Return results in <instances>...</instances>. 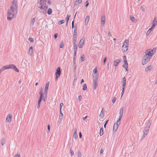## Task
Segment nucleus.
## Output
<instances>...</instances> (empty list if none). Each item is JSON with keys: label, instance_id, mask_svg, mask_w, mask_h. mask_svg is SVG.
I'll return each mask as SVG.
<instances>
[{"label": "nucleus", "instance_id": "aec40b11", "mask_svg": "<svg viewBox=\"0 0 157 157\" xmlns=\"http://www.w3.org/2000/svg\"><path fill=\"white\" fill-rule=\"evenodd\" d=\"M77 35L76 34H74L73 35V44H76V40H77Z\"/></svg>", "mask_w": 157, "mask_h": 157}, {"label": "nucleus", "instance_id": "bb28decb", "mask_svg": "<svg viewBox=\"0 0 157 157\" xmlns=\"http://www.w3.org/2000/svg\"><path fill=\"white\" fill-rule=\"evenodd\" d=\"M130 18L131 20L132 21L134 22H136V21L135 18L132 15H131L130 16Z\"/></svg>", "mask_w": 157, "mask_h": 157}, {"label": "nucleus", "instance_id": "774afa93", "mask_svg": "<svg viewBox=\"0 0 157 157\" xmlns=\"http://www.w3.org/2000/svg\"><path fill=\"white\" fill-rule=\"evenodd\" d=\"M20 155L19 154H17L14 155V157H20Z\"/></svg>", "mask_w": 157, "mask_h": 157}, {"label": "nucleus", "instance_id": "49530a36", "mask_svg": "<svg viewBox=\"0 0 157 157\" xmlns=\"http://www.w3.org/2000/svg\"><path fill=\"white\" fill-rule=\"evenodd\" d=\"M29 54L30 55H31L33 52V49L29 50Z\"/></svg>", "mask_w": 157, "mask_h": 157}, {"label": "nucleus", "instance_id": "393cba45", "mask_svg": "<svg viewBox=\"0 0 157 157\" xmlns=\"http://www.w3.org/2000/svg\"><path fill=\"white\" fill-rule=\"evenodd\" d=\"M82 0H76L74 3V5H77L80 4L82 2Z\"/></svg>", "mask_w": 157, "mask_h": 157}, {"label": "nucleus", "instance_id": "39448f33", "mask_svg": "<svg viewBox=\"0 0 157 157\" xmlns=\"http://www.w3.org/2000/svg\"><path fill=\"white\" fill-rule=\"evenodd\" d=\"M151 58L144 55L142 61V64L143 65L146 64L150 60Z\"/></svg>", "mask_w": 157, "mask_h": 157}, {"label": "nucleus", "instance_id": "e2e57ef3", "mask_svg": "<svg viewBox=\"0 0 157 157\" xmlns=\"http://www.w3.org/2000/svg\"><path fill=\"white\" fill-rule=\"evenodd\" d=\"M85 3L86 4L85 5V6L87 7L88 6L89 4V2H88V1H86V2Z\"/></svg>", "mask_w": 157, "mask_h": 157}, {"label": "nucleus", "instance_id": "69168bd1", "mask_svg": "<svg viewBox=\"0 0 157 157\" xmlns=\"http://www.w3.org/2000/svg\"><path fill=\"white\" fill-rule=\"evenodd\" d=\"M71 25H72V28H74V21H73L72 22Z\"/></svg>", "mask_w": 157, "mask_h": 157}, {"label": "nucleus", "instance_id": "052dcab7", "mask_svg": "<svg viewBox=\"0 0 157 157\" xmlns=\"http://www.w3.org/2000/svg\"><path fill=\"white\" fill-rule=\"evenodd\" d=\"M48 90H44V94H45V97H47V93H48Z\"/></svg>", "mask_w": 157, "mask_h": 157}, {"label": "nucleus", "instance_id": "7ed1b4c3", "mask_svg": "<svg viewBox=\"0 0 157 157\" xmlns=\"http://www.w3.org/2000/svg\"><path fill=\"white\" fill-rule=\"evenodd\" d=\"M47 1L46 0H43L40 2V6L38 7L42 10H44L43 12L44 13H46V9L48 8V6L46 4Z\"/></svg>", "mask_w": 157, "mask_h": 157}, {"label": "nucleus", "instance_id": "e433bc0d", "mask_svg": "<svg viewBox=\"0 0 157 157\" xmlns=\"http://www.w3.org/2000/svg\"><path fill=\"white\" fill-rule=\"evenodd\" d=\"M35 21V18H33L31 20V24L33 25Z\"/></svg>", "mask_w": 157, "mask_h": 157}, {"label": "nucleus", "instance_id": "3c124183", "mask_svg": "<svg viewBox=\"0 0 157 157\" xmlns=\"http://www.w3.org/2000/svg\"><path fill=\"white\" fill-rule=\"evenodd\" d=\"M63 104L62 103H61L59 105V107L60 109H61L62 107L63 106Z\"/></svg>", "mask_w": 157, "mask_h": 157}, {"label": "nucleus", "instance_id": "bf43d9fd", "mask_svg": "<svg viewBox=\"0 0 157 157\" xmlns=\"http://www.w3.org/2000/svg\"><path fill=\"white\" fill-rule=\"evenodd\" d=\"M116 98L115 97H114L113 98V99L112 100V102L114 103V102H115V101H116Z\"/></svg>", "mask_w": 157, "mask_h": 157}, {"label": "nucleus", "instance_id": "f3484780", "mask_svg": "<svg viewBox=\"0 0 157 157\" xmlns=\"http://www.w3.org/2000/svg\"><path fill=\"white\" fill-rule=\"evenodd\" d=\"M105 16L104 15L101 17V25L102 26L104 25L105 24Z\"/></svg>", "mask_w": 157, "mask_h": 157}, {"label": "nucleus", "instance_id": "2f4dec72", "mask_svg": "<svg viewBox=\"0 0 157 157\" xmlns=\"http://www.w3.org/2000/svg\"><path fill=\"white\" fill-rule=\"evenodd\" d=\"M63 113L60 114V115H59V120L61 121L63 119Z\"/></svg>", "mask_w": 157, "mask_h": 157}, {"label": "nucleus", "instance_id": "7c9ffc66", "mask_svg": "<svg viewBox=\"0 0 157 157\" xmlns=\"http://www.w3.org/2000/svg\"><path fill=\"white\" fill-rule=\"evenodd\" d=\"M71 15H70L67 14V17L66 18V20L67 21L66 25H67L68 24V22L69 20V17H70Z\"/></svg>", "mask_w": 157, "mask_h": 157}, {"label": "nucleus", "instance_id": "0e129e2a", "mask_svg": "<svg viewBox=\"0 0 157 157\" xmlns=\"http://www.w3.org/2000/svg\"><path fill=\"white\" fill-rule=\"evenodd\" d=\"M40 98H41V99H42L43 97V96H44V95H43V93L42 94H40Z\"/></svg>", "mask_w": 157, "mask_h": 157}, {"label": "nucleus", "instance_id": "58836bf2", "mask_svg": "<svg viewBox=\"0 0 157 157\" xmlns=\"http://www.w3.org/2000/svg\"><path fill=\"white\" fill-rule=\"evenodd\" d=\"M87 89V86L86 84H84L83 86L82 89L83 90H86Z\"/></svg>", "mask_w": 157, "mask_h": 157}, {"label": "nucleus", "instance_id": "6e6d98bb", "mask_svg": "<svg viewBox=\"0 0 157 157\" xmlns=\"http://www.w3.org/2000/svg\"><path fill=\"white\" fill-rule=\"evenodd\" d=\"M75 30L74 31V34H76L77 32V28L76 27H75Z\"/></svg>", "mask_w": 157, "mask_h": 157}, {"label": "nucleus", "instance_id": "5701e85b", "mask_svg": "<svg viewBox=\"0 0 157 157\" xmlns=\"http://www.w3.org/2000/svg\"><path fill=\"white\" fill-rule=\"evenodd\" d=\"M152 25H155V26L157 24V17H155L152 22Z\"/></svg>", "mask_w": 157, "mask_h": 157}, {"label": "nucleus", "instance_id": "9b49d317", "mask_svg": "<svg viewBox=\"0 0 157 157\" xmlns=\"http://www.w3.org/2000/svg\"><path fill=\"white\" fill-rule=\"evenodd\" d=\"M118 122H117L115 123L113 126V132H115L117 129L118 127Z\"/></svg>", "mask_w": 157, "mask_h": 157}, {"label": "nucleus", "instance_id": "cd10ccee", "mask_svg": "<svg viewBox=\"0 0 157 157\" xmlns=\"http://www.w3.org/2000/svg\"><path fill=\"white\" fill-rule=\"evenodd\" d=\"M6 142L5 139L4 138H2L1 140V143L2 145H4Z\"/></svg>", "mask_w": 157, "mask_h": 157}, {"label": "nucleus", "instance_id": "13d9d810", "mask_svg": "<svg viewBox=\"0 0 157 157\" xmlns=\"http://www.w3.org/2000/svg\"><path fill=\"white\" fill-rule=\"evenodd\" d=\"M42 93H43V91H42V88L41 89H40L39 94H42Z\"/></svg>", "mask_w": 157, "mask_h": 157}, {"label": "nucleus", "instance_id": "338daca9", "mask_svg": "<svg viewBox=\"0 0 157 157\" xmlns=\"http://www.w3.org/2000/svg\"><path fill=\"white\" fill-rule=\"evenodd\" d=\"M79 137L80 138L82 137V134L81 132L79 133Z\"/></svg>", "mask_w": 157, "mask_h": 157}, {"label": "nucleus", "instance_id": "473e14b6", "mask_svg": "<svg viewBox=\"0 0 157 157\" xmlns=\"http://www.w3.org/2000/svg\"><path fill=\"white\" fill-rule=\"evenodd\" d=\"M52 10L51 9L49 8L48 9V11H47L48 14L49 15H50L52 13Z\"/></svg>", "mask_w": 157, "mask_h": 157}, {"label": "nucleus", "instance_id": "5fc2aeb1", "mask_svg": "<svg viewBox=\"0 0 157 157\" xmlns=\"http://www.w3.org/2000/svg\"><path fill=\"white\" fill-rule=\"evenodd\" d=\"M47 128H48V131H47V132H50V126L49 125H48Z\"/></svg>", "mask_w": 157, "mask_h": 157}, {"label": "nucleus", "instance_id": "2eb2a0df", "mask_svg": "<svg viewBox=\"0 0 157 157\" xmlns=\"http://www.w3.org/2000/svg\"><path fill=\"white\" fill-rule=\"evenodd\" d=\"M155 25H152L151 28H150L147 31V33H146V35L147 36H148L149 35V34L151 32L152 30V29H153L154 28H155Z\"/></svg>", "mask_w": 157, "mask_h": 157}, {"label": "nucleus", "instance_id": "412c9836", "mask_svg": "<svg viewBox=\"0 0 157 157\" xmlns=\"http://www.w3.org/2000/svg\"><path fill=\"white\" fill-rule=\"evenodd\" d=\"M98 81H93V89L95 90L96 89L97 86H98Z\"/></svg>", "mask_w": 157, "mask_h": 157}, {"label": "nucleus", "instance_id": "c85d7f7f", "mask_svg": "<svg viewBox=\"0 0 157 157\" xmlns=\"http://www.w3.org/2000/svg\"><path fill=\"white\" fill-rule=\"evenodd\" d=\"M103 128H101L100 129L99 135L100 136H101L103 134Z\"/></svg>", "mask_w": 157, "mask_h": 157}, {"label": "nucleus", "instance_id": "a19ab883", "mask_svg": "<svg viewBox=\"0 0 157 157\" xmlns=\"http://www.w3.org/2000/svg\"><path fill=\"white\" fill-rule=\"evenodd\" d=\"M78 157H81L82 155L80 151H78Z\"/></svg>", "mask_w": 157, "mask_h": 157}, {"label": "nucleus", "instance_id": "9d476101", "mask_svg": "<svg viewBox=\"0 0 157 157\" xmlns=\"http://www.w3.org/2000/svg\"><path fill=\"white\" fill-rule=\"evenodd\" d=\"M123 59H124V63L123 65V67L124 68H128V63L126 60V56H124Z\"/></svg>", "mask_w": 157, "mask_h": 157}, {"label": "nucleus", "instance_id": "6ab92c4d", "mask_svg": "<svg viewBox=\"0 0 157 157\" xmlns=\"http://www.w3.org/2000/svg\"><path fill=\"white\" fill-rule=\"evenodd\" d=\"M12 116L10 114L8 115L6 118V121L8 122H10L11 121Z\"/></svg>", "mask_w": 157, "mask_h": 157}, {"label": "nucleus", "instance_id": "72a5a7b5", "mask_svg": "<svg viewBox=\"0 0 157 157\" xmlns=\"http://www.w3.org/2000/svg\"><path fill=\"white\" fill-rule=\"evenodd\" d=\"M93 74H97V67H96L95 69H94L93 71Z\"/></svg>", "mask_w": 157, "mask_h": 157}, {"label": "nucleus", "instance_id": "ddd939ff", "mask_svg": "<svg viewBox=\"0 0 157 157\" xmlns=\"http://www.w3.org/2000/svg\"><path fill=\"white\" fill-rule=\"evenodd\" d=\"M73 136L75 140L77 139L78 138V136L77 135V130L76 128L74 129V133Z\"/></svg>", "mask_w": 157, "mask_h": 157}, {"label": "nucleus", "instance_id": "864d4df0", "mask_svg": "<svg viewBox=\"0 0 157 157\" xmlns=\"http://www.w3.org/2000/svg\"><path fill=\"white\" fill-rule=\"evenodd\" d=\"M82 97L81 95H79L78 97V99L79 101H80L82 100Z\"/></svg>", "mask_w": 157, "mask_h": 157}, {"label": "nucleus", "instance_id": "c756f323", "mask_svg": "<svg viewBox=\"0 0 157 157\" xmlns=\"http://www.w3.org/2000/svg\"><path fill=\"white\" fill-rule=\"evenodd\" d=\"M104 112L103 111V109H102L100 114V117L101 116V118H102L104 116Z\"/></svg>", "mask_w": 157, "mask_h": 157}, {"label": "nucleus", "instance_id": "c9c22d12", "mask_svg": "<svg viewBox=\"0 0 157 157\" xmlns=\"http://www.w3.org/2000/svg\"><path fill=\"white\" fill-rule=\"evenodd\" d=\"M152 68V66L151 65H150L147 67L146 70L147 71H148L150 70Z\"/></svg>", "mask_w": 157, "mask_h": 157}, {"label": "nucleus", "instance_id": "680f3d73", "mask_svg": "<svg viewBox=\"0 0 157 157\" xmlns=\"http://www.w3.org/2000/svg\"><path fill=\"white\" fill-rule=\"evenodd\" d=\"M156 48H154L153 49H151V51H152V52H154H154H155L156 51Z\"/></svg>", "mask_w": 157, "mask_h": 157}, {"label": "nucleus", "instance_id": "dca6fc26", "mask_svg": "<svg viewBox=\"0 0 157 157\" xmlns=\"http://www.w3.org/2000/svg\"><path fill=\"white\" fill-rule=\"evenodd\" d=\"M98 74H93V81H98Z\"/></svg>", "mask_w": 157, "mask_h": 157}, {"label": "nucleus", "instance_id": "6e6552de", "mask_svg": "<svg viewBox=\"0 0 157 157\" xmlns=\"http://www.w3.org/2000/svg\"><path fill=\"white\" fill-rule=\"evenodd\" d=\"M123 107H122L121 108L120 110V113L119 114L120 115L118 118V120L117 121V122H120V120L122 117L123 114Z\"/></svg>", "mask_w": 157, "mask_h": 157}, {"label": "nucleus", "instance_id": "4468645a", "mask_svg": "<svg viewBox=\"0 0 157 157\" xmlns=\"http://www.w3.org/2000/svg\"><path fill=\"white\" fill-rule=\"evenodd\" d=\"M121 59H117L114 61V65L115 66H117L119 63L121 62Z\"/></svg>", "mask_w": 157, "mask_h": 157}, {"label": "nucleus", "instance_id": "0eeeda50", "mask_svg": "<svg viewBox=\"0 0 157 157\" xmlns=\"http://www.w3.org/2000/svg\"><path fill=\"white\" fill-rule=\"evenodd\" d=\"M152 123V120H150L147 122L146 126L144 128V130H146L149 131V129L150 128V126Z\"/></svg>", "mask_w": 157, "mask_h": 157}, {"label": "nucleus", "instance_id": "1a4fd4ad", "mask_svg": "<svg viewBox=\"0 0 157 157\" xmlns=\"http://www.w3.org/2000/svg\"><path fill=\"white\" fill-rule=\"evenodd\" d=\"M85 40V38L83 37L80 40L79 43L78 47L80 48H82L84 44V42Z\"/></svg>", "mask_w": 157, "mask_h": 157}, {"label": "nucleus", "instance_id": "a878e982", "mask_svg": "<svg viewBox=\"0 0 157 157\" xmlns=\"http://www.w3.org/2000/svg\"><path fill=\"white\" fill-rule=\"evenodd\" d=\"M49 84H50V82H48L46 83V84L45 85L44 90H48Z\"/></svg>", "mask_w": 157, "mask_h": 157}, {"label": "nucleus", "instance_id": "09e8293b", "mask_svg": "<svg viewBox=\"0 0 157 157\" xmlns=\"http://www.w3.org/2000/svg\"><path fill=\"white\" fill-rule=\"evenodd\" d=\"M124 89L125 88H122V91L121 93V98L122 97V96L123 94H124Z\"/></svg>", "mask_w": 157, "mask_h": 157}, {"label": "nucleus", "instance_id": "f704fd0d", "mask_svg": "<svg viewBox=\"0 0 157 157\" xmlns=\"http://www.w3.org/2000/svg\"><path fill=\"white\" fill-rule=\"evenodd\" d=\"M81 62L84 61L85 60V56L84 55H82L81 56Z\"/></svg>", "mask_w": 157, "mask_h": 157}, {"label": "nucleus", "instance_id": "4d7b16f0", "mask_svg": "<svg viewBox=\"0 0 157 157\" xmlns=\"http://www.w3.org/2000/svg\"><path fill=\"white\" fill-rule=\"evenodd\" d=\"M58 36V34L57 33H56L54 35V37L55 39Z\"/></svg>", "mask_w": 157, "mask_h": 157}, {"label": "nucleus", "instance_id": "37998d69", "mask_svg": "<svg viewBox=\"0 0 157 157\" xmlns=\"http://www.w3.org/2000/svg\"><path fill=\"white\" fill-rule=\"evenodd\" d=\"M64 21L63 20L60 21L59 22V23H58L59 24V25H61V24L63 23L64 22Z\"/></svg>", "mask_w": 157, "mask_h": 157}, {"label": "nucleus", "instance_id": "a211bd4d", "mask_svg": "<svg viewBox=\"0 0 157 157\" xmlns=\"http://www.w3.org/2000/svg\"><path fill=\"white\" fill-rule=\"evenodd\" d=\"M61 74V70L59 67H58L56 69V75H59L60 76Z\"/></svg>", "mask_w": 157, "mask_h": 157}, {"label": "nucleus", "instance_id": "603ef678", "mask_svg": "<svg viewBox=\"0 0 157 157\" xmlns=\"http://www.w3.org/2000/svg\"><path fill=\"white\" fill-rule=\"evenodd\" d=\"M42 99H41V98H40L38 100V103L39 104H40V102H41Z\"/></svg>", "mask_w": 157, "mask_h": 157}, {"label": "nucleus", "instance_id": "79ce46f5", "mask_svg": "<svg viewBox=\"0 0 157 157\" xmlns=\"http://www.w3.org/2000/svg\"><path fill=\"white\" fill-rule=\"evenodd\" d=\"M29 40L30 42L31 43H33L34 42V40L33 38H32L30 37L29 39Z\"/></svg>", "mask_w": 157, "mask_h": 157}, {"label": "nucleus", "instance_id": "20e7f679", "mask_svg": "<svg viewBox=\"0 0 157 157\" xmlns=\"http://www.w3.org/2000/svg\"><path fill=\"white\" fill-rule=\"evenodd\" d=\"M129 40H126L124 41L122 46V51L124 52H126L128 49Z\"/></svg>", "mask_w": 157, "mask_h": 157}, {"label": "nucleus", "instance_id": "de8ad7c7", "mask_svg": "<svg viewBox=\"0 0 157 157\" xmlns=\"http://www.w3.org/2000/svg\"><path fill=\"white\" fill-rule=\"evenodd\" d=\"M75 57L76 56H73V65H74V64H75Z\"/></svg>", "mask_w": 157, "mask_h": 157}, {"label": "nucleus", "instance_id": "f8f14e48", "mask_svg": "<svg viewBox=\"0 0 157 157\" xmlns=\"http://www.w3.org/2000/svg\"><path fill=\"white\" fill-rule=\"evenodd\" d=\"M122 88H125L126 84V78L125 77L122 78Z\"/></svg>", "mask_w": 157, "mask_h": 157}, {"label": "nucleus", "instance_id": "4c0bfd02", "mask_svg": "<svg viewBox=\"0 0 157 157\" xmlns=\"http://www.w3.org/2000/svg\"><path fill=\"white\" fill-rule=\"evenodd\" d=\"M64 45V44L63 42H61L60 44H59V47L60 48H62L63 47Z\"/></svg>", "mask_w": 157, "mask_h": 157}, {"label": "nucleus", "instance_id": "f03ea898", "mask_svg": "<svg viewBox=\"0 0 157 157\" xmlns=\"http://www.w3.org/2000/svg\"><path fill=\"white\" fill-rule=\"evenodd\" d=\"M12 69L14 70L16 72H18L19 70L16 67V66L13 64H10L8 66H5L2 67L0 70V73L4 70L7 69Z\"/></svg>", "mask_w": 157, "mask_h": 157}, {"label": "nucleus", "instance_id": "423d86ee", "mask_svg": "<svg viewBox=\"0 0 157 157\" xmlns=\"http://www.w3.org/2000/svg\"><path fill=\"white\" fill-rule=\"evenodd\" d=\"M145 55L147 56L148 57H150L151 58L154 54L153 52H152V51L151 50V49L147 50L145 52Z\"/></svg>", "mask_w": 157, "mask_h": 157}, {"label": "nucleus", "instance_id": "ea45409f", "mask_svg": "<svg viewBox=\"0 0 157 157\" xmlns=\"http://www.w3.org/2000/svg\"><path fill=\"white\" fill-rule=\"evenodd\" d=\"M139 3H140V1H137L134 2V5H136V6H138V5H139Z\"/></svg>", "mask_w": 157, "mask_h": 157}, {"label": "nucleus", "instance_id": "f257e3e1", "mask_svg": "<svg viewBox=\"0 0 157 157\" xmlns=\"http://www.w3.org/2000/svg\"><path fill=\"white\" fill-rule=\"evenodd\" d=\"M18 6L17 1L13 0L12 2V6H10V9L8 10L7 13V19L9 21L15 17L17 12Z\"/></svg>", "mask_w": 157, "mask_h": 157}, {"label": "nucleus", "instance_id": "b1692460", "mask_svg": "<svg viewBox=\"0 0 157 157\" xmlns=\"http://www.w3.org/2000/svg\"><path fill=\"white\" fill-rule=\"evenodd\" d=\"M148 132V131H147L146 130H144V134L143 135V137L141 139L142 140L143 139V138H144L145 137L147 136V133Z\"/></svg>", "mask_w": 157, "mask_h": 157}, {"label": "nucleus", "instance_id": "8fccbe9b", "mask_svg": "<svg viewBox=\"0 0 157 157\" xmlns=\"http://www.w3.org/2000/svg\"><path fill=\"white\" fill-rule=\"evenodd\" d=\"M76 51H77V50H75V49L74 50V51L73 52H74V56H76Z\"/></svg>", "mask_w": 157, "mask_h": 157}, {"label": "nucleus", "instance_id": "c03bdc74", "mask_svg": "<svg viewBox=\"0 0 157 157\" xmlns=\"http://www.w3.org/2000/svg\"><path fill=\"white\" fill-rule=\"evenodd\" d=\"M70 155L71 156H72L74 154V152L73 151H72L71 149H70Z\"/></svg>", "mask_w": 157, "mask_h": 157}, {"label": "nucleus", "instance_id": "4be33fe9", "mask_svg": "<svg viewBox=\"0 0 157 157\" xmlns=\"http://www.w3.org/2000/svg\"><path fill=\"white\" fill-rule=\"evenodd\" d=\"M90 18V16L88 15H87L86 18L85 20V25H86L88 24V22L89 21V20Z\"/></svg>", "mask_w": 157, "mask_h": 157}, {"label": "nucleus", "instance_id": "a18cd8bd", "mask_svg": "<svg viewBox=\"0 0 157 157\" xmlns=\"http://www.w3.org/2000/svg\"><path fill=\"white\" fill-rule=\"evenodd\" d=\"M74 46V49L77 50V45L76 44H73Z\"/></svg>", "mask_w": 157, "mask_h": 157}]
</instances>
